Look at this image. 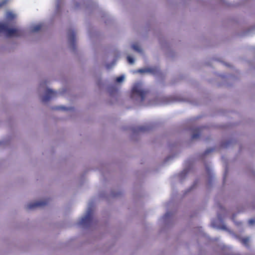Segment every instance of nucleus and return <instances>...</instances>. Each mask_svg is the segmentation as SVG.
<instances>
[{
	"label": "nucleus",
	"mask_w": 255,
	"mask_h": 255,
	"mask_svg": "<svg viewBox=\"0 0 255 255\" xmlns=\"http://www.w3.org/2000/svg\"><path fill=\"white\" fill-rule=\"evenodd\" d=\"M147 92L144 90L140 82H137L132 87L131 97L137 102H141L144 99Z\"/></svg>",
	"instance_id": "obj_1"
},
{
	"label": "nucleus",
	"mask_w": 255,
	"mask_h": 255,
	"mask_svg": "<svg viewBox=\"0 0 255 255\" xmlns=\"http://www.w3.org/2000/svg\"><path fill=\"white\" fill-rule=\"evenodd\" d=\"M38 91L39 93H44V95L40 96L41 100L44 102L56 97L57 95V92L47 87L45 81L42 82L40 84Z\"/></svg>",
	"instance_id": "obj_2"
},
{
	"label": "nucleus",
	"mask_w": 255,
	"mask_h": 255,
	"mask_svg": "<svg viewBox=\"0 0 255 255\" xmlns=\"http://www.w3.org/2000/svg\"><path fill=\"white\" fill-rule=\"evenodd\" d=\"M92 220V210L89 207L85 215L81 219L79 224L83 226L87 227L91 225Z\"/></svg>",
	"instance_id": "obj_3"
},
{
	"label": "nucleus",
	"mask_w": 255,
	"mask_h": 255,
	"mask_svg": "<svg viewBox=\"0 0 255 255\" xmlns=\"http://www.w3.org/2000/svg\"><path fill=\"white\" fill-rule=\"evenodd\" d=\"M47 204V201L41 200L31 202L26 205V208L27 210H32L38 207H41Z\"/></svg>",
	"instance_id": "obj_4"
},
{
	"label": "nucleus",
	"mask_w": 255,
	"mask_h": 255,
	"mask_svg": "<svg viewBox=\"0 0 255 255\" xmlns=\"http://www.w3.org/2000/svg\"><path fill=\"white\" fill-rule=\"evenodd\" d=\"M6 34L9 36H16L19 35V31L17 29H8L6 31Z\"/></svg>",
	"instance_id": "obj_5"
},
{
	"label": "nucleus",
	"mask_w": 255,
	"mask_h": 255,
	"mask_svg": "<svg viewBox=\"0 0 255 255\" xmlns=\"http://www.w3.org/2000/svg\"><path fill=\"white\" fill-rule=\"evenodd\" d=\"M153 73V69L151 68H146L144 69H139L137 71H134V73Z\"/></svg>",
	"instance_id": "obj_6"
},
{
	"label": "nucleus",
	"mask_w": 255,
	"mask_h": 255,
	"mask_svg": "<svg viewBox=\"0 0 255 255\" xmlns=\"http://www.w3.org/2000/svg\"><path fill=\"white\" fill-rule=\"evenodd\" d=\"M41 26L42 25L40 23L33 24L31 26L30 30L32 32H37L41 28Z\"/></svg>",
	"instance_id": "obj_7"
},
{
	"label": "nucleus",
	"mask_w": 255,
	"mask_h": 255,
	"mask_svg": "<svg viewBox=\"0 0 255 255\" xmlns=\"http://www.w3.org/2000/svg\"><path fill=\"white\" fill-rule=\"evenodd\" d=\"M132 48L135 51L139 52L141 53L142 52V49L140 47V46L138 44H133L131 45Z\"/></svg>",
	"instance_id": "obj_8"
},
{
	"label": "nucleus",
	"mask_w": 255,
	"mask_h": 255,
	"mask_svg": "<svg viewBox=\"0 0 255 255\" xmlns=\"http://www.w3.org/2000/svg\"><path fill=\"white\" fill-rule=\"evenodd\" d=\"M15 17V15L12 12H7L6 14V18L8 20H11Z\"/></svg>",
	"instance_id": "obj_9"
},
{
	"label": "nucleus",
	"mask_w": 255,
	"mask_h": 255,
	"mask_svg": "<svg viewBox=\"0 0 255 255\" xmlns=\"http://www.w3.org/2000/svg\"><path fill=\"white\" fill-rule=\"evenodd\" d=\"M68 39L71 42H73L74 39V32L73 31H70L68 33Z\"/></svg>",
	"instance_id": "obj_10"
},
{
	"label": "nucleus",
	"mask_w": 255,
	"mask_h": 255,
	"mask_svg": "<svg viewBox=\"0 0 255 255\" xmlns=\"http://www.w3.org/2000/svg\"><path fill=\"white\" fill-rule=\"evenodd\" d=\"M249 240H250L249 238H244V239L241 240V242L242 244H243L245 246H248V243L249 242Z\"/></svg>",
	"instance_id": "obj_11"
},
{
	"label": "nucleus",
	"mask_w": 255,
	"mask_h": 255,
	"mask_svg": "<svg viewBox=\"0 0 255 255\" xmlns=\"http://www.w3.org/2000/svg\"><path fill=\"white\" fill-rule=\"evenodd\" d=\"M124 80H125V76L122 75V76L117 78L116 81L118 83H122L124 81Z\"/></svg>",
	"instance_id": "obj_12"
},
{
	"label": "nucleus",
	"mask_w": 255,
	"mask_h": 255,
	"mask_svg": "<svg viewBox=\"0 0 255 255\" xmlns=\"http://www.w3.org/2000/svg\"><path fill=\"white\" fill-rule=\"evenodd\" d=\"M127 60H128V62L129 64H132L134 62V59L132 57H131V56H127Z\"/></svg>",
	"instance_id": "obj_13"
},
{
	"label": "nucleus",
	"mask_w": 255,
	"mask_h": 255,
	"mask_svg": "<svg viewBox=\"0 0 255 255\" xmlns=\"http://www.w3.org/2000/svg\"><path fill=\"white\" fill-rule=\"evenodd\" d=\"M58 110H70L71 109V108H67L63 106L59 107L57 108Z\"/></svg>",
	"instance_id": "obj_14"
},
{
	"label": "nucleus",
	"mask_w": 255,
	"mask_h": 255,
	"mask_svg": "<svg viewBox=\"0 0 255 255\" xmlns=\"http://www.w3.org/2000/svg\"><path fill=\"white\" fill-rule=\"evenodd\" d=\"M8 0H2L0 2V7H1L2 6L4 5L5 4H6L7 3V2L8 1Z\"/></svg>",
	"instance_id": "obj_15"
},
{
	"label": "nucleus",
	"mask_w": 255,
	"mask_h": 255,
	"mask_svg": "<svg viewBox=\"0 0 255 255\" xmlns=\"http://www.w3.org/2000/svg\"><path fill=\"white\" fill-rule=\"evenodd\" d=\"M6 26L3 24H0V31L4 30Z\"/></svg>",
	"instance_id": "obj_16"
},
{
	"label": "nucleus",
	"mask_w": 255,
	"mask_h": 255,
	"mask_svg": "<svg viewBox=\"0 0 255 255\" xmlns=\"http://www.w3.org/2000/svg\"><path fill=\"white\" fill-rule=\"evenodd\" d=\"M255 222V220H253V219H251V220H250L249 221V223L250 224V225H252Z\"/></svg>",
	"instance_id": "obj_17"
},
{
	"label": "nucleus",
	"mask_w": 255,
	"mask_h": 255,
	"mask_svg": "<svg viewBox=\"0 0 255 255\" xmlns=\"http://www.w3.org/2000/svg\"><path fill=\"white\" fill-rule=\"evenodd\" d=\"M212 226H213L214 227H215V228H218V227H217V226H216V225H215L213 223H212Z\"/></svg>",
	"instance_id": "obj_18"
},
{
	"label": "nucleus",
	"mask_w": 255,
	"mask_h": 255,
	"mask_svg": "<svg viewBox=\"0 0 255 255\" xmlns=\"http://www.w3.org/2000/svg\"><path fill=\"white\" fill-rule=\"evenodd\" d=\"M193 138H196V136L195 135H194L193 136Z\"/></svg>",
	"instance_id": "obj_19"
}]
</instances>
